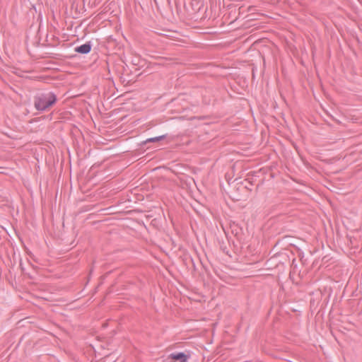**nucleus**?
Wrapping results in <instances>:
<instances>
[{"label":"nucleus","instance_id":"obj_1","mask_svg":"<svg viewBox=\"0 0 362 362\" xmlns=\"http://www.w3.org/2000/svg\"><path fill=\"white\" fill-rule=\"evenodd\" d=\"M56 101L57 96L52 91L38 93L34 97V106L37 110L44 112L52 106Z\"/></svg>","mask_w":362,"mask_h":362},{"label":"nucleus","instance_id":"obj_2","mask_svg":"<svg viewBox=\"0 0 362 362\" xmlns=\"http://www.w3.org/2000/svg\"><path fill=\"white\" fill-rule=\"evenodd\" d=\"M189 354H186L184 352H174L168 356V358L174 360L173 361H178L179 362H188Z\"/></svg>","mask_w":362,"mask_h":362},{"label":"nucleus","instance_id":"obj_3","mask_svg":"<svg viewBox=\"0 0 362 362\" xmlns=\"http://www.w3.org/2000/svg\"><path fill=\"white\" fill-rule=\"evenodd\" d=\"M91 48L92 45L90 42H88L85 44H83L80 46L75 47V52L80 54H86L91 51Z\"/></svg>","mask_w":362,"mask_h":362},{"label":"nucleus","instance_id":"obj_4","mask_svg":"<svg viewBox=\"0 0 362 362\" xmlns=\"http://www.w3.org/2000/svg\"><path fill=\"white\" fill-rule=\"evenodd\" d=\"M165 137V135H161V136H159L151 137V138L147 139L144 143L146 144V143H148V142L158 141H160V140L163 139Z\"/></svg>","mask_w":362,"mask_h":362},{"label":"nucleus","instance_id":"obj_5","mask_svg":"<svg viewBox=\"0 0 362 362\" xmlns=\"http://www.w3.org/2000/svg\"><path fill=\"white\" fill-rule=\"evenodd\" d=\"M166 362H175V361H166Z\"/></svg>","mask_w":362,"mask_h":362}]
</instances>
